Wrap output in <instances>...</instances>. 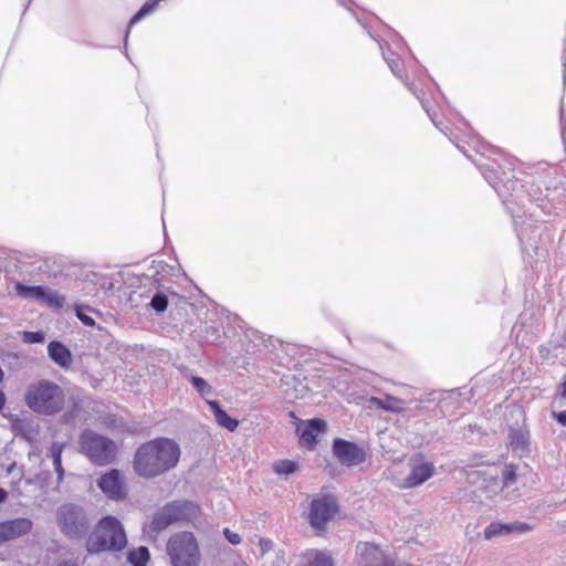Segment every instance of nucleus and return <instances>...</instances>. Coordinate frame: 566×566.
Wrapping results in <instances>:
<instances>
[{"label": "nucleus", "instance_id": "b1692460", "mask_svg": "<svg viewBox=\"0 0 566 566\" xmlns=\"http://www.w3.org/2000/svg\"><path fill=\"white\" fill-rule=\"evenodd\" d=\"M369 402L377 409H381L384 411L400 413L405 410V402L401 399L392 396H386L384 398L371 397Z\"/></svg>", "mask_w": 566, "mask_h": 566}, {"label": "nucleus", "instance_id": "c9c22d12", "mask_svg": "<svg viewBox=\"0 0 566 566\" xmlns=\"http://www.w3.org/2000/svg\"><path fill=\"white\" fill-rule=\"evenodd\" d=\"M556 421L563 426H566V410L554 413Z\"/></svg>", "mask_w": 566, "mask_h": 566}, {"label": "nucleus", "instance_id": "4c0bfd02", "mask_svg": "<svg viewBox=\"0 0 566 566\" xmlns=\"http://www.w3.org/2000/svg\"><path fill=\"white\" fill-rule=\"evenodd\" d=\"M563 67H564V82L566 81V39H565V49L563 53Z\"/></svg>", "mask_w": 566, "mask_h": 566}, {"label": "nucleus", "instance_id": "79ce46f5", "mask_svg": "<svg viewBox=\"0 0 566 566\" xmlns=\"http://www.w3.org/2000/svg\"><path fill=\"white\" fill-rule=\"evenodd\" d=\"M560 397L566 399V380L560 386Z\"/></svg>", "mask_w": 566, "mask_h": 566}, {"label": "nucleus", "instance_id": "5701e85b", "mask_svg": "<svg viewBox=\"0 0 566 566\" xmlns=\"http://www.w3.org/2000/svg\"><path fill=\"white\" fill-rule=\"evenodd\" d=\"M182 377L187 379L193 387V389L201 396L207 397L212 394L211 386L201 377L196 376L193 371L187 366L180 365L178 367Z\"/></svg>", "mask_w": 566, "mask_h": 566}, {"label": "nucleus", "instance_id": "ea45409f", "mask_svg": "<svg viewBox=\"0 0 566 566\" xmlns=\"http://www.w3.org/2000/svg\"><path fill=\"white\" fill-rule=\"evenodd\" d=\"M338 3L347 9H350V6L354 3L353 0H337Z\"/></svg>", "mask_w": 566, "mask_h": 566}, {"label": "nucleus", "instance_id": "2f4dec72", "mask_svg": "<svg viewBox=\"0 0 566 566\" xmlns=\"http://www.w3.org/2000/svg\"><path fill=\"white\" fill-rule=\"evenodd\" d=\"M502 480L505 486L513 484L516 480L515 467L510 464L506 465L502 472Z\"/></svg>", "mask_w": 566, "mask_h": 566}, {"label": "nucleus", "instance_id": "393cba45", "mask_svg": "<svg viewBox=\"0 0 566 566\" xmlns=\"http://www.w3.org/2000/svg\"><path fill=\"white\" fill-rule=\"evenodd\" d=\"M14 290H15L17 294L24 300L33 301L39 304H41V302H42V296H43V291H44L43 285H27V284L18 282L14 285Z\"/></svg>", "mask_w": 566, "mask_h": 566}, {"label": "nucleus", "instance_id": "7c9ffc66", "mask_svg": "<svg viewBox=\"0 0 566 566\" xmlns=\"http://www.w3.org/2000/svg\"><path fill=\"white\" fill-rule=\"evenodd\" d=\"M150 306L155 312L163 313L168 306L167 295L163 292H157L150 301Z\"/></svg>", "mask_w": 566, "mask_h": 566}, {"label": "nucleus", "instance_id": "423d86ee", "mask_svg": "<svg viewBox=\"0 0 566 566\" xmlns=\"http://www.w3.org/2000/svg\"><path fill=\"white\" fill-rule=\"evenodd\" d=\"M56 523L61 533L71 539L84 537L91 527L84 509L74 503L62 504L56 510Z\"/></svg>", "mask_w": 566, "mask_h": 566}, {"label": "nucleus", "instance_id": "ddd939ff", "mask_svg": "<svg viewBox=\"0 0 566 566\" xmlns=\"http://www.w3.org/2000/svg\"><path fill=\"white\" fill-rule=\"evenodd\" d=\"M97 486L111 500H122L126 496L124 481L116 469H111L97 480Z\"/></svg>", "mask_w": 566, "mask_h": 566}, {"label": "nucleus", "instance_id": "9b49d317", "mask_svg": "<svg viewBox=\"0 0 566 566\" xmlns=\"http://www.w3.org/2000/svg\"><path fill=\"white\" fill-rule=\"evenodd\" d=\"M333 454L345 467H356L367 459L366 450L355 442L336 438L332 446Z\"/></svg>", "mask_w": 566, "mask_h": 566}, {"label": "nucleus", "instance_id": "49530a36", "mask_svg": "<svg viewBox=\"0 0 566 566\" xmlns=\"http://www.w3.org/2000/svg\"><path fill=\"white\" fill-rule=\"evenodd\" d=\"M3 380V371L2 369L0 368V382Z\"/></svg>", "mask_w": 566, "mask_h": 566}, {"label": "nucleus", "instance_id": "4468645a", "mask_svg": "<svg viewBox=\"0 0 566 566\" xmlns=\"http://www.w3.org/2000/svg\"><path fill=\"white\" fill-rule=\"evenodd\" d=\"M387 554L376 544L359 542L356 546V566H384Z\"/></svg>", "mask_w": 566, "mask_h": 566}, {"label": "nucleus", "instance_id": "1a4fd4ad", "mask_svg": "<svg viewBox=\"0 0 566 566\" xmlns=\"http://www.w3.org/2000/svg\"><path fill=\"white\" fill-rule=\"evenodd\" d=\"M338 512V503L333 495H319L311 502L308 523L317 532H324L326 524L333 521Z\"/></svg>", "mask_w": 566, "mask_h": 566}, {"label": "nucleus", "instance_id": "58836bf2", "mask_svg": "<svg viewBox=\"0 0 566 566\" xmlns=\"http://www.w3.org/2000/svg\"><path fill=\"white\" fill-rule=\"evenodd\" d=\"M562 139H563V144H564V149H565V164H566V127L565 126L562 127Z\"/></svg>", "mask_w": 566, "mask_h": 566}, {"label": "nucleus", "instance_id": "f257e3e1", "mask_svg": "<svg viewBox=\"0 0 566 566\" xmlns=\"http://www.w3.org/2000/svg\"><path fill=\"white\" fill-rule=\"evenodd\" d=\"M517 164L516 158L499 154V158H494L492 165L483 164L480 169L484 179L497 192L507 212L513 217L523 252L528 258V264L534 266L538 261L546 258L547 250L538 245L541 227L537 224L538 221L534 220L535 211L525 216V202L536 203L537 208L549 214L552 187L557 190V184H559L564 191H566V187L563 182H557L556 178H553L546 185L544 193L538 186L534 185L535 178L532 175H527L525 179H507L503 182L497 169L505 176L506 171H513Z\"/></svg>", "mask_w": 566, "mask_h": 566}, {"label": "nucleus", "instance_id": "cd10ccee", "mask_svg": "<svg viewBox=\"0 0 566 566\" xmlns=\"http://www.w3.org/2000/svg\"><path fill=\"white\" fill-rule=\"evenodd\" d=\"M41 304L51 308L60 310L65 304V296L49 286H44Z\"/></svg>", "mask_w": 566, "mask_h": 566}, {"label": "nucleus", "instance_id": "a211bd4d", "mask_svg": "<svg viewBox=\"0 0 566 566\" xmlns=\"http://www.w3.org/2000/svg\"><path fill=\"white\" fill-rule=\"evenodd\" d=\"M326 429V423L322 419H312L307 421V423L300 428L301 431L300 434V442L303 447H305L308 450H312L315 448L317 443V437L323 433Z\"/></svg>", "mask_w": 566, "mask_h": 566}, {"label": "nucleus", "instance_id": "f704fd0d", "mask_svg": "<svg viewBox=\"0 0 566 566\" xmlns=\"http://www.w3.org/2000/svg\"><path fill=\"white\" fill-rule=\"evenodd\" d=\"M76 315H77L78 319H80L84 325H86V326H94L95 321H94L91 316H88V315H86V314H84V313H82V312H80V311H77Z\"/></svg>", "mask_w": 566, "mask_h": 566}, {"label": "nucleus", "instance_id": "f8f14e48", "mask_svg": "<svg viewBox=\"0 0 566 566\" xmlns=\"http://www.w3.org/2000/svg\"><path fill=\"white\" fill-rule=\"evenodd\" d=\"M410 473L402 480L400 488L415 489L422 485L436 473L432 462L426 461L422 454H416L410 459Z\"/></svg>", "mask_w": 566, "mask_h": 566}, {"label": "nucleus", "instance_id": "a19ab883", "mask_svg": "<svg viewBox=\"0 0 566 566\" xmlns=\"http://www.w3.org/2000/svg\"><path fill=\"white\" fill-rule=\"evenodd\" d=\"M8 497V493L4 489L0 488V503H3Z\"/></svg>", "mask_w": 566, "mask_h": 566}, {"label": "nucleus", "instance_id": "37998d69", "mask_svg": "<svg viewBox=\"0 0 566 566\" xmlns=\"http://www.w3.org/2000/svg\"><path fill=\"white\" fill-rule=\"evenodd\" d=\"M6 405V396L3 394V391L0 390V410L4 407Z\"/></svg>", "mask_w": 566, "mask_h": 566}, {"label": "nucleus", "instance_id": "bb28decb", "mask_svg": "<svg viewBox=\"0 0 566 566\" xmlns=\"http://www.w3.org/2000/svg\"><path fill=\"white\" fill-rule=\"evenodd\" d=\"M306 566H334L332 556L327 552L312 549L305 553Z\"/></svg>", "mask_w": 566, "mask_h": 566}, {"label": "nucleus", "instance_id": "2eb2a0df", "mask_svg": "<svg viewBox=\"0 0 566 566\" xmlns=\"http://www.w3.org/2000/svg\"><path fill=\"white\" fill-rule=\"evenodd\" d=\"M33 522L28 517H17L0 522V545L27 535L31 532Z\"/></svg>", "mask_w": 566, "mask_h": 566}, {"label": "nucleus", "instance_id": "de8ad7c7", "mask_svg": "<svg viewBox=\"0 0 566 566\" xmlns=\"http://www.w3.org/2000/svg\"><path fill=\"white\" fill-rule=\"evenodd\" d=\"M71 416L64 415L65 421H69Z\"/></svg>", "mask_w": 566, "mask_h": 566}, {"label": "nucleus", "instance_id": "7ed1b4c3", "mask_svg": "<svg viewBox=\"0 0 566 566\" xmlns=\"http://www.w3.org/2000/svg\"><path fill=\"white\" fill-rule=\"evenodd\" d=\"M24 400L33 412L51 416L63 409L65 395L57 384L42 379L29 385Z\"/></svg>", "mask_w": 566, "mask_h": 566}, {"label": "nucleus", "instance_id": "72a5a7b5", "mask_svg": "<svg viewBox=\"0 0 566 566\" xmlns=\"http://www.w3.org/2000/svg\"><path fill=\"white\" fill-rule=\"evenodd\" d=\"M224 537L231 543L232 545H238L241 542V536L237 533L231 532L229 528L223 530Z\"/></svg>", "mask_w": 566, "mask_h": 566}, {"label": "nucleus", "instance_id": "c03bdc74", "mask_svg": "<svg viewBox=\"0 0 566 566\" xmlns=\"http://www.w3.org/2000/svg\"><path fill=\"white\" fill-rule=\"evenodd\" d=\"M165 268V264L163 262H159L156 266H155V274H159L160 270H163Z\"/></svg>", "mask_w": 566, "mask_h": 566}, {"label": "nucleus", "instance_id": "473e14b6", "mask_svg": "<svg viewBox=\"0 0 566 566\" xmlns=\"http://www.w3.org/2000/svg\"><path fill=\"white\" fill-rule=\"evenodd\" d=\"M22 340L28 344H39L44 342L42 332H23Z\"/></svg>", "mask_w": 566, "mask_h": 566}, {"label": "nucleus", "instance_id": "9d476101", "mask_svg": "<svg viewBox=\"0 0 566 566\" xmlns=\"http://www.w3.org/2000/svg\"><path fill=\"white\" fill-rule=\"evenodd\" d=\"M382 57L386 61L387 65L389 66L390 71L392 72V74L396 77L400 78L403 82V84L407 86V88L420 101L422 108L426 111V113L428 114V116L431 119V122L433 123V125L441 133H443L446 136H448L449 139L452 142L453 139L451 137V133H450L449 128L447 126H443V124L441 122H437L436 113L431 111L428 102L424 101V98H423L424 93L422 91L416 90L413 82L410 81V78L407 75H403V73L400 69L399 59L396 57L394 53L388 54L384 51H382Z\"/></svg>", "mask_w": 566, "mask_h": 566}, {"label": "nucleus", "instance_id": "6e6552de", "mask_svg": "<svg viewBox=\"0 0 566 566\" xmlns=\"http://www.w3.org/2000/svg\"><path fill=\"white\" fill-rule=\"evenodd\" d=\"M80 448L93 463L105 465L114 461L117 447L113 440L92 430H85L80 437Z\"/></svg>", "mask_w": 566, "mask_h": 566}, {"label": "nucleus", "instance_id": "e433bc0d", "mask_svg": "<svg viewBox=\"0 0 566 566\" xmlns=\"http://www.w3.org/2000/svg\"><path fill=\"white\" fill-rule=\"evenodd\" d=\"M384 566H410V565L406 564V563H401V562L397 563L390 556L387 555Z\"/></svg>", "mask_w": 566, "mask_h": 566}, {"label": "nucleus", "instance_id": "c756f323", "mask_svg": "<svg viewBox=\"0 0 566 566\" xmlns=\"http://www.w3.org/2000/svg\"><path fill=\"white\" fill-rule=\"evenodd\" d=\"M298 469L295 461L292 460H279L273 464V470L279 475H290Z\"/></svg>", "mask_w": 566, "mask_h": 566}, {"label": "nucleus", "instance_id": "4be33fe9", "mask_svg": "<svg viewBox=\"0 0 566 566\" xmlns=\"http://www.w3.org/2000/svg\"><path fill=\"white\" fill-rule=\"evenodd\" d=\"M207 405L209 406L211 412L213 413L214 420L221 428H224L231 432H233L238 426L239 421L231 418L218 403L216 400H207Z\"/></svg>", "mask_w": 566, "mask_h": 566}, {"label": "nucleus", "instance_id": "dca6fc26", "mask_svg": "<svg viewBox=\"0 0 566 566\" xmlns=\"http://www.w3.org/2000/svg\"><path fill=\"white\" fill-rule=\"evenodd\" d=\"M270 340L264 337L259 331L253 328H247L243 332V336L240 342L242 344L243 350L249 355L261 356L265 354L268 349V342Z\"/></svg>", "mask_w": 566, "mask_h": 566}, {"label": "nucleus", "instance_id": "6ab92c4d", "mask_svg": "<svg viewBox=\"0 0 566 566\" xmlns=\"http://www.w3.org/2000/svg\"><path fill=\"white\" fill-rule=\"evenodd\" d=\"M528 530V526L524 523H501V522H492L484 530V538L492 539L496 536L507 535L513 532H525Z\"/></svg>", "mask_w": 566, "mask_h": 566}, {"label": "nucleus", "instance_id": "412c9836", "mask_svg": "<svg viewBox=\"0 0 566 566\" xmlns=\"http://www.w3.org/2000/svg\"><path fill=\"white\" fill-rule=\"evenodd\" d=\"M218 315L219 313L217 311L208 313V319L205 321L200 328L201 338L205 342L214 344L221 339V329L214 319Z\"/></svg>", "mask_w": 566, "mask_h": 566}, {"label": "nucleus", "instance_id": "a878e982", "mask_svg": "<svg viewBox=\"0 0 566 566\" xmlns=\"http://www.w3.org/2000/svg\"><path fill=\"white\" fill-rule=\"evenodd\" d=\"M64 444L61 442H53L50 447V457L53 462V468L56 473V481L60 484L64 479V469L62 467V452Z\"/></svg>", "mask_w": 566, "mask_h": 566}, {"label": "nucleus", "instance_id": "c85d7f7f", "mask_svg": "<svg viewBox=\"0 0 566 566\" xmlns=\"http://www.w3.org/2000/svg\"><path fill=\"white\" fill-rule=\"evenodd\" d=\"M149 551L145 546H140L136 549H133L128 553V560L133 564V566H146L149 560Z\"/></svg>", "mask_w": 566, "mask_h": 566}, {"label": "nucleus", "instance_id": "aec40b11", "mask_svg": "<svg viewBox=\"0 0 566 566\" xmlns=\"http://www.w3.org/2000/svg\"><path fill=\"white\" fill-rule=\"evenodd\" d=\"M48 355L61 368L66 369L72 364L71 350L59 340H52L49 343Z\"/></svg>", "mask_w": 566, "mask_h": 566}, {"label": "nucleus", "instance_id": "f03ea898", "mask_svg": "<svg viewBox=\"0 0 566 566\" xmlns=\"http://www.w3.org/2000/svg\"><path fill=\"white\" fill-rule=\"evenodd\" d=\"M179 459L178 443L169 438H157L143 443L136 450L133 468L137 475L153 479L174 469Z\"/></svg>", "mask_w": 566, "mask_h": 566}, {"label": "nucleus", "instance_id": "39448f33", "mask_svg": "<svg viewBox=\"0 0 566 566\" xmlns=\"http://www.w3.org/2000/svg\"><path fill=\"white\" fill-rule=\"evenodd\" d=\"M199 514V506L186 500L172 501L161 507L153 517L150 530L160 532L175 523H191Z\"/></svg>", "mask_w": 566, "mask_h": 566}, {"label": "nucleus", "instance_id": "20e7f679", "mask_svg": "<svg viewBox=\"0 0 566 566\" xmlns=\"http://www.w3.org/2000/svg\"><path fill=\"white\" fill-rule=\"evenodd\" d=\"M127 544L126 534L119 521L114 516H106L99 521L94 533L87 538L88 553L105 551L118 552Z\"/></svg>", "mask_w": 566, "mask_h": 566}, {"label": "nucleus", "instance_id": "a18cd8bd", "mask_svg": "<svg viewBox=\"0 0 566 566\" xmlns=\"http://www.w3.org/2000/svg\"><path fill=\"white\" fill-rule=\"evenodd\" d=\"M59 566H76V565L71 562H64V563L60 564Z\"/></svg>", "mask_w": 566, "mask_h": 566}, {"label": "nucleus", "instance_id": "f3484780", "mask_svg": "<svg viewBox=\"0 0 566 566\" xmlns=\"http://www.w3.org/2000/svg\"><path fill=\"white\" fill-rule=\"evenodd\" d=\"M530 431L525 426L511 427L509 432V443L512 450L520 457L530 453Z\"/></svg>", "mask_w": 566, "mask_h": 566}, {"label": "nucleus", "instance_id": "0eeeda50", "mask_svg": "<svg viewBox=\"0 0 566 566\" xmlns=\"http://www.w3.org/2000/svg\"><path fill=\"white\" fill-rule=\"evenodd\" d=\"M167 553L172 566H199L200 552L196 537L190 532H180L167 543Z\"/></svg>", "mask_w": 566, "mask_h": 566}]
</instances>
